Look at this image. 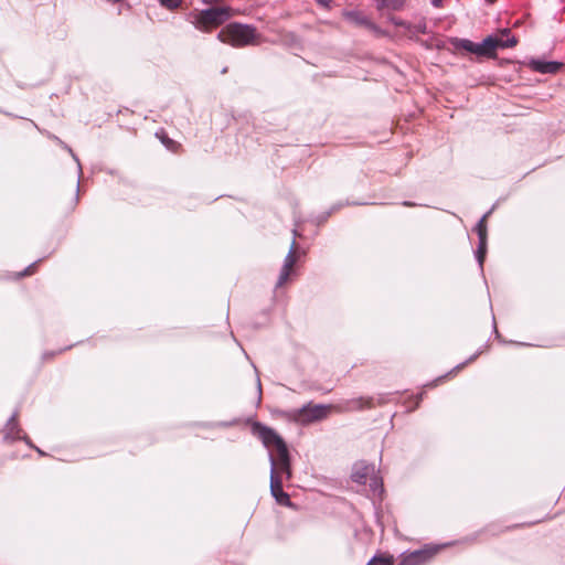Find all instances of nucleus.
I'll return each mask as SVG.
<instances>
[{"label": "nucleus", "mask_w": 565, "mask_h": 565, "mask_svg": "<svg viewBox=\"0 0 565 565\" xmlns=\"http://www.w3.org/2000/svg\"><path fill=\"white\" fill-rule=\"evenodd\" d=\"M518 42L509 29H501L498 34L487 36L482 43H475L468 39H456L452 43L458 50H465L481 57L494 58L498 49L514 47Z\"/></svg>", "instance_id": "nucleus-1"}, {"label": "nucleus", "mask_w": 565, "mask_h": 565, "mask_svg": "<svg viewBox=\"0 0 565 565\" xmlns=\"http://www.w3.org/2000/svg\"><path fill=\"white\" fill-rule=\"evenodd\" d=\"M297 259H298V244L294 239L290 245L289 252H288L287 256L285 257L284 265L281 267L276 287L280 288L289 281L290 275L294 271V267H295V264L297 263Z\"/></svg>", "instance_id": "nucleus-7"}, {"label": "nucleus", "mask_w": 565, "mask_h": 565, "mask_svg": "<svg viewBox=\"0 0 565 565\" xmlns=\"http://www.w3.org/2000/svg\"><path fill=\"white\" fill-rule=\"evenodd\" d=\"M160 4L170 11L179 9L183 0H159Z\"/></svg>", "instance_id": "nucleus-16"}, {"label": "nucleus", "mask_w": 565, "mask_h": 565, "mask_svg": "<svg viewBox=\"0 0 565 565\" xmlns=\"http://www.w3.org/2000/svg\"><path fill=\"white\" fill-rule=\"evenodd\" d=\"M262 438L263 443L270 451V476L276 473V479L282 480L285 477L286 480H289L291 478V467L286 443L270 428H265L262 431Z\"/></svg>", "instance_id": "nucleus-2"}, {"label": "nucleus", "mask_w": 565, "mask_h": 565, "mask_svg": "<svg viewBox=\"0 0 565 565\" xmlns=\"http://www.w3.org/2000/svg\"><path fill=\"white\" fill-rule=\"evenodd\" d=\"M377 8L382 9H391V10H401L406 0H376Z\"/></svg>", "instance_id": "nucleus-13"}, {"label": "nucleus", "mask_w": 565, "mask_h": 565, "mask_svg": "<svg viewBox=\"0 0 565 565\" xmlns=\"http://www.w3.org/2000/svg\"><path fill=\"white\" fill-rule=\"evenodd\" d=\"M388 19H390V21H391L393 24H395V25H397V26H406V23H405L404 21H402L401 19H398V18H396V17H394V15H390V17H388Z\"/></svg>", "instance_id": "nucleus-19"}, {"label": "nucleus", "mask_w": 565, "mask_h": 565, "mask_svg": "<svg viewBox=\"0 0 565 565\" xmlns=\"http://www.w3.org/2000/svg\"><path fill=\"white\" fill-rule=\"evenodd\" d=\"M343 18L352 24L358 26H364L370 30H376L375 24L369 20L365 15L358 11H345L343 12Z\"/></svg>", "instance_id": "nucleus-10"}, {"label": "nucleus", "mask_w": 565, "mask_h": 565, "mask_svg": "<svg viewBox=\"0 0 565 565\" xmlns=\"http://www.w3.org/2000/svg\"><path fill=\"white\" fill-rule=\"evenodd\" d=\"M36 266H38V263H33L30 266H28L23 271L18 273L17 276L19 278L25 277V276H31L36 271Z\"/></svg>", "instance_id": "nucleus-18"}, {"label": "nucleus", "mask_w": 565, "mask_h": 565, "mask_svg": "<svg viewBox=\"0 0 565 565\" xmlns=\"http://www.w3.org/2000/svg\"><path fill=\"white\" fill-rule=\"evenodd\" d=\"M217 39L233 47L259 45L263 43V36L255 26L238 22H232L222 28Z\"/></svg>", "instance_id": "nucleus-3"}, {"label": "nucleus", "mask_w": 565, "mask_h": 565, "mask_svg": "<svg viewBox=\"0 0 565 565\" xmlns=\"http://www.w3.org/2000/svg\"><path fill=\"white\" fill-rule=\"evenodd\" d=\"M394 557L392 555H380L373 557L367 565H393Z\"/></svg>", "instance_id": "nucleus-15"}, {"label": "nucleus", "mask_w": 565, "mask_h": 565, "mask_svg": "<svg viewBox=\"0 0 565 565\" xmlns=\"http://www.w3.org/2000/svg\"><path fill=\"white\" fill-rule=\"evenodd\" d=\"M54 355H55V354H54L53 352L45 353V354L43 355V359H44V360H51V359H53V358H54Z\"/></svg>", "instance_id": "nucleus-21"}, {"label": "nucleus", "mask_w": 565, "mask_h": 565, "mask_svg": "<svg viewBox=\"0 0 565 565\" xmlns=\"http://www.w3.org/2000/svg\"><path fill=\"white\" fill-rule=\"evenodd\" d=\"M270 492L278 504L285 507L291 505L289 494L286 493L282 489V480L276 479V473H274V476H270Z\"/></svg>", "instance_id": "nucleus-9"}, {"label": "nucleus", "mask_w": 565, "mask_h": 565, "mask_svg": "<svg viewBox=\"0 0 565 565\" xmlns=\"http://www.w3.org/2000/svg\"><path fill=\"white\" fill-rule=\"evenodd\" d=\"M233 14L234 11L231 7H212L192 12L191 22L198 30L209 33L230 20Z\"/></svg>", "instance_id": "nucleus-4"}, {"label": "nucleus", "mask_w": 565, "mask_h": 565, "mask_svg": "<svg viewBox=\"0 0 565 565\" xmlns=\"http://www.w3.org/2000/svg\"><path fill=\"white\" fill-rule=\"evenodd\" d=\"M487 253V242H479V247L477 250V258L480 265L483 264L484 257Z\"/></svg>", "instance_id": "nucleus-17"}, {"label": "nucleus", "mask_w": 565, "mask_h": 565, "mask_svg": "<svg viewBox=\"0 0 565 565\" xmlns=\"http://www.w3.org/2000/svg\"><path fill=\"white\" fill-rule=\"evenodd\" d=\"M403 204L406 205V206H414V204L411 203V202H404Z\"/></svg>", "instance_id": "nucleus-24"}, {"label": "nucleus", "mask_w": 565, "mask_h": 565, "mask_svg": "<svg viewBox=\"0 0 565 565\" xmlns=\"http://www.w3.org/2000/svg\"><path fill=\"white\" fill-rule=\"evenodd\" d=\"M443 548L444 545L426 544L419 550L403 553L397 565H427Z\"/></svg>", "instance_id": "nucleus-6"}, {"label": "nucleus", "mask_w": 565, "mask_h": 565, "mask_svg": "<svg viewBox=\"0 0 565 565\" xmlns=\"http://www.w3.org/2000/svg\"><path fill=\"white\" fill-rule=\"evenodd\" d=\"M108 2H111V3H117L119 2L120 0H107Z\"/></svg>", "instance_id": "nucleus-25"}, {"label": "nucleus", "mask_w": 565, "mask_h": 565, "mask_svg": "<svg viewBox=\"0 0 565 565\" xmlns=\"http://www.w3.org/2000/svg\"><path fill=\"white\" fill-rule=\"evenodd\" d=\"M206 4H212L214 3L216 0H203Z\"/></svg>", "instance_id": "nucleus-23"}, {"label": "nucleus", "mask_w": 565, "mask_h": 565, "mask_svg": "<svg viewBox=\"0 0 565 565\" xmlns=\"http://www.w3.org/2000/svg\"><path fill=\"white\" fill-rule=\"evenodd\" d=\"M332 411L340 412L341 408L339 406L321 405L310 402L301 408L290 411L288 417L297 424L310 425L326 419Z\"/></svg>", "instance_id": "nucleus-5"}, {"label": "nucleus", "mask_w": 565, "mask_h": 565, "mask_svg": "<svg viewBox=\"0 0 565 565\" xmlns=\"http://www.w3.org/2000/svg\"><path fill=\"white\" fill-rule=\"evenodd\" d=\"M157 138L160 139L162 145L170 151L174 153H180L183 151L182 145L173 139H171L167 132L161 129L156 134Z\"/></svg>", "instance_id": "nucleus-12"}, {"label": "nucleus", "mask_w": 565, "mask_h": 565, "mask_svg": "<svg viewBox=\"0 0 565 565\" xmlns=\"http://www.w3.org/2000/svg\"><path fill=\"white\" fill-rule=\"evenodd\" d=\"M518 525H512V526H509L508 530H512V529H515Z\"/></svg>", "instance_id": "nucleus-26"}, {"label": "nucleus", "mask_w": 565, "mask_h": 565, "mask_svg": "<svg viewBox=\"0 0 565 565\" xmlns=\"http://www.w3.org/2000/svg\"><path fill=\"white\" fill-rule=\"evenodd\" d=\"M526 66L531 71L541 74H556L564 66V64L559 62H546L532 58L526 63Z\"/></svg>", "instance_id": "nucleus-8"}, {"label": "nucleus", "mask_w": 565, "mask_h": 565, "mask_svg": "<svg viewBox=\"0 0 565 565\" xmlns=\"http://www.w3.org/2000/svg\"><path fill=\"white\" fill-rule=\"evenodd\" d=\"M490 215V212L486 213L476 226L477 234L479 236L480 242H487L488 236V227H487V218Z\"/></svg>", "instance_id": "nucleus-14"}, {"label": "nucleus", "mask_w": 565, "mask_h": 565, "mask_svg": "<svg viewBox=\"0 0 565 565\" xmlns=\"http://www.w3.org/2000/svg\"><path fill=\"white\" fill-rule=\"evenodd\" d=\"M443 1L444 0H433V4L437 8L441 7L443 6Z\"/></svg>", "instance_id": "nucleus-22"}, {"label": "nucleus", "mask_w": 565, "mask_h": 565, "mask_svg": "<svg viewBox=\"0 0 565 565\" xmlns=\"http://www.w3.org/2000/svg\"><path fill=\"white\" fill-rule=\"evenodd\" d=\"M374 407L373 398L371 397H358L350 399L345 403V411H362L365 408Z\"/></svg>", "instance_id": "nucleus-11"}, {"label": "nucleus", "mask_w": 565, "mask_h": 565, "mask_svg": "<svg viewBox=\"0 0 565 565\" xmlns=\"http://www.w3.org/2000/svg\"><path fill=\"white\" fill-rule=\"evenodd\" d=\"M317 4L324 8V9H330L331 8V3L333 2V0H316Z\"/></svg>", "instance_id": "nucleus-20"}]
</instances>
